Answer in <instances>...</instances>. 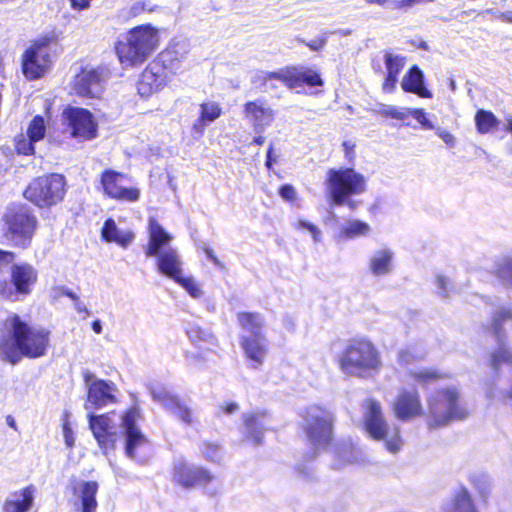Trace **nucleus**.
Returning <instances> with one entry per match:
<instances>
[{
  "mask_svg": "<svg viewBox=\"0 0 512 512\" xmlns=\"http://www.w3.org/2000/svg\"><path fill=\"white\" fill-rule=\"evenodd\" d=\"M5 330L0 341V353L9 363L15 365L22 357L39 358L45 355L49 345L48 330L31 327L18 315L6 319Z\"/></svg>",
  "mask_w": 512,
  "mask_h": 512,
  "instance_id": "nucleus-1",
  "label": "nucleus"
},
{
  "mask_svg": "<svg viewBox=\"0 0 512 512\" xmlns=\"http://www.w3.org/2000/svg\"><path fill=\"white\" fill-rule=\"evenodd\" d=\"M337 363L344 375L361 379L378 375L383 367L379 349L365 338L351 340L342 350Z\"/></svg>",
  "mask_w": 512,
  "mask_h": 512,
  "instance_id": "nucleus-2",
  "label": "nucleus"
},
{
  "mask_svg": "<svg viewBox=\"0 0 512 512\" xmlns=\"http://www.w3.org/2000/svg\"><path fill=\"white\" fill-rule=\"evenodd\" d=\"M159 30L151 24L130 29L115 43V53L125 68L142 65L159 47Z\"/></svg>",
  "mask_w": 512,
  "mask_h": 512,
  "instance_id": "nucleus-3",
  "label": "nucleus"
},
{
  "mask_svg": "<svg viewBox=\"0 0 512 512\" xmlns=\"http://www.w3.org/2000/svg\"><path fill=\"white\" fill-rule=\"evenodd\" d=\"M429 425L438 427L453 420H463L468 411L461 402L460 393L454 386L438 389L427 399Z\"/></svg>",
  "mask_w": 512,
  "mask_h": 512,
  "instance_id": "nucleus-4",
  "label": "nucleus"
},
{
  "mask_svg": "<svg viewBox=\"0 0 512 512\" xmlns=\"http://www.w3.org/2000/svg\"><path fill=\"white\" fill-rule=\"evenodd\" d=\"M301 417L309 443L315 449L326 447L333 436V412L319 405H311L302 412Z\"/></svg>",
  "mask_w": 512,
  "mask_h": 512,
  "instance_id": "nucleus-5",
  "label": "nucleus"
},
{
  "mask_svg": "<svg viewBox=\"0 0 512 512\" xmlns=\"http://www.w3.org/2000/svg\"><path fill=\"white\" fill-rule=\"evenodd\" d=\"M66 193L64 176L51 173L34 179L24 191V197L40 208L61 202Z\"/></svg>",
  "mask_w": 512,
  "mask_h": 512,
  "instance_id": "nucleus-6",
  "label": "nucleus"
},
{
  "mask_svg": "<svg viewBox=\"0 0 512 512\" xmlns=\"http://www.w3.org/2000/svg\"><path fill=\"white\" fill-rule=\"evenodd\" d=\"M3 221L6 238L16 246L27 247L37 223L29 208L21 204L11 205L4 213Z\"/></svg>",
  "mask_w": 512,
  "mask_h": 512,
  "instance_id": "nucleus-7",
  "label": "nucleus"
},
{
  "mask_svg": "<svg viewBox=\"0 0 512 512\" xmlns=\"http://www.w3.org/2000/svg\"><path fill=\"white\" fill-rule=\"evenodd\" d=\"M328 190L334 204L347 203L354 208V203L348 201V198L362 194L366 190V179L352 168L331 169L328 177Z\"/></svg>",
  "mask_w": 512,
  "mask_h": 512,
  "instance_id": "nucleus-8",
  "label": "nucleus"
},
{
  "mask_svg": "<svg viewBox=\"0 0 512 512\" xmlns=\"http://www.w3.org/2000/svg\"><path fill=\"white\" fill-rule=\"evenodd\" d=\"M364 406L365 427L369 435L375 440L384 441L389 452L397 453L402 445L399 428L388 427L379 402L369 399Z\"/></svg>",
  "mask_w": 512,
  "mask_h": 512,
  "instance_id": "nucleus-9",
  "label": "nucleus"
},
{
  "mask_svg": "<svg viewBox=\"0 0 512 512\" xmlns=\"http://www.w3.org/2000/svg\"><path fill=\"white\" fill-rule=\"evenodd\" d=\"M52 41L53 37H41L25 51L22 69L28 79L40 78L50 67V44Z\"/></svg>",
  "mask_w": 512,
  "mask_h": 512,
  "instance_id": "nucleus-10",
  "label": "nucleus"
},
{
  "mask_svg": "<svg viewBox=\"0 0 512 512\" xmlns=\"http://www.w3.org/2000/svg\"><path fill=\"white\" fill-rule=\"evenodd\" d=\"M508 320H512V311L506 308L498 310L492 319L491 331L497 340L498 348L491 354L489 366L495 371L499 369L501 364H512V354L504 345V333L502 330L503 322ZM501 400L512 401V388L501 394Z\"/></svg>",
  "mask_w": 512,
  "mask_h": 512,
  "instance_id": "nucleus-11",
  "label": "nucleus"
},
{
  "mask_svg": "<svg viewBox=\"0 0 512 512\" xmlns=\"http://www.w3.org/2000/svg\"><path fill=\"white\" fill-rule=\"evenodd\" d=\"M63 119L71 137L80 141L96 138L98 124L93 114L87 109L69 107L64 110Z\"/></svg>",
  "mask_w": 512,
  "mask_h": 512,
  "instance_id": "nucleus-12",
  "label": "nucleus"
},
{
  "mask_svg": "<svg viewBox=\"0 0 512 512\" xmlns=\"http://www.w3.org/2000/svg\"><path fill=\"white\" fill-rule=\"evenodd\" d=\"M139 418V409L132 407L122 416L121 426L126 435L125 453L127 457L142 462L144 457L139 455V451L147 448L148 441L137 426Z\"/></svg>",
  "mask_w": 512,
  "mask_h": 512,
  "instance_id": "nucleus-13",
  "label": "nucleus"
},
{
  "mask_svg": "<svg viewBox=\"0 0 512 512\" xmlns=\"http://www.w3.org/2000/svg\"><path fill=\"white\" fill-rule=\"evenodd\" d=\"M11 285L5 284L1 293L8 299L17 300V296H27L31 293L38 277L36 269L27 263L11 267Z\"/></svg>",
  "mask_w": 512,
  "mask_h": 512,
  "instance_id": "nucleus-14",
  "label": "nucleus"
},
{
  "mask_svg": "<svg viewBox=\"0 0 512 512\" xmlns=\"http://www.w3.org/2000/svg\"><path fill=\"white\" fill-rule=\"evenodd\" d=\"M175 477L183 487L201 486L211 496L216 495L221 487L213 475L197 466L181 464L176 468Z\"/></svg>",
  "mask_w": 512,
  "mask_h": 512,
  "instance_id": "nucleus-15",
  "label": "nucleus"
},
{
  "mask_svg": "<svg viewBox=\"0 0 512 512\" xmlns=\"http://www.w3.org/2000/svg\"><path fill=\"white\" fill-rule=\"evenodd\" d=\"M106 79L104 68H84L75 76L73 90L82 97L99 98L104 91Z\"/></svg>",
  "mask_w": 512,
  "mask_h": 512,
  "instance_id": "nucleus-16",
  "label": "nucleus"
},
{
  "mask_svg": "<svg viewBox=\"0 0 512 512\" xmlns=\"http://www.w3.org/2000/svg\"><path fill=\"white\" fill-rule=\"evenodd\" d=\"M127 181V175L114 170H105L101 176V185L108 197L119 201L136 202L140 197V190L126 187Z\"/></svg>",
  "mask_w": 512,
  "mask_h": 512,
  "instance_id": "nucleus-17",
  "label": "nucleus"
},
{
  "mask_svg": "<svg viewBox=\"0 0 512 512\" xmlns=\"http://www.w3.org/2000/svg\"><path fill=\"white\" fill-rule=\"evenodd\" d=\"M395 417L401 421H408L423 414L421 399L415 388H402L392 403Z\"/></svg>",
  "mask_w": 512,
  "mask_h": 512,
  "instance_id": "nucleus-18",
  "label": "nucleus"
},
{
  "mask_svg": "<svg viewBox=\"0 0 512 512\" xmlns=\"http://www.w3.org/2000/svg\"><path fill=\"white\" fill-rule=\"evenodd\" d=\"M153 400L161 404L165 410L185 424L193 423L192 411L188 405L181 401L176 395L170 393L161 386H151L149 388Z\"/></svg>",
  "mask_w": 512,
  "mask_h": 512,
  "instance_id": "nucleus-19",
  "label": "nucleus"
},
{
  "mask_svg": "<svg viewBox=\"0 0 512 512\" xmlns=\"http://www.w3.org/2000/svg\"><path fill=\"white\" fill-rule=\"evenodd\" d=\"M91 376L85 377L88 383V397L85 404L87 410L99 409L110 403L116 402V386L112 382L94 379L90 382Z\"/></svg>",
  "mask_w": 512,
  "mask_h": 512,
  "instance_id": "nucleus-20",
  "label": "nucleus"
},
{
  "mask_svg": "<svg viewBox=\"0 0 512 512\" xmlns=\"http://www.w3.org/2000/svg\"><path fill=\"white\" fill-rule=\"evenodd\" d=\"M89 426L98 442V445L105 454H107L109 450L114 449L117 439L115 431L116 426L115 422L109 415L103 414L95 416L90 414Z\"/></svg>",
  "mask_w": 512,
  "mask_h": 512,
  "instance_id": "nucleus-21",
  "label": "nucleus"
},
{
  "mask_svg": "<svg viewBox=\"0 0 512 512\" xmlns=\"http://www.w3.org/2000/svg\"><path fill=\"white\" fill-rule=\"evenodd\" d=\"M167 84V75L164 67L157 63L148 65L141 73L137 89L142 97H149L158 92Z\"/></svg>",
  "mask_w": 512,
  "mask_h": 512,
  "instance_id": "nucleus-22",
  "label": "nucleus"
},
{
  "mask_svg": "<svg viewBox=\"0 0 512 512\" xmlns=\"http://www.w3.org/2000/svg\"><path fill=\"white\" fill-rule=\"evenodd\" d=\"M244 114L256 134H262L275 119V111L259 100L247 102Z\"/></svg>",
  "mask_w": 512,
  "mask_h": 512,
  "instance_id": "nucleus-23",
  "label": "nucleus"
},
{
  "mask_svg": "<svg viewBox=\"0 0 512 512\" xmlns=\"http://www.w3.org/2000/svg\"><path fill=\"white\" fill-rule=\"evenodd\" d=\"M172 239V235L168 233L156 219L150 218L148 225V244L145 250L146 256L154 257L163 250L171 248L169 245Z\"/></svg>",
  "mask_w": 512,
  "mask_h": 512,
  "instance_id": "nucleus-24",
  "label": "nucleus"
},
{
  "mask_svg": "<svg viewBox=\"0 0 512 512\" xmlns=\"http://www.w3.org/2000/svg\"><path fill=\"white\" fill-rule=\"evenodd\" d=\"M240 345L246 358L252 362L253 368H258L262 365L268 350L265 336H241Z\"/></svg>",
  "mask_w": 512,
  "mask_h": 512,
  "instance_id": "nucleus-25",
  "label": "nucleus"
},
{
  "mask_svg": "<svg viewBox=\"0 0 512 512\" xmlns=\"http://www.w3.org/2000/svg\"><path fill=\"white\" fill-rule=\"evenodd\" d=\"M98 483L96 481H78L73 486V494L80 503L81 512H97L98 502L96 494L98 492Z\"/></svg>",
  "mask_w": 512,
  "mask_h": 512,
  "instance_id": "nucleus-26",
  "label": "nucleus"
},
{
  "mask_svg": "<svg viewBox=\"0 0 512 512\" xmlns=\"http://www.w3.org/2000/svg\"><path fill=\"white\" fill-rule=\"evenodd\" d=\"M157 257V267L161 274L175 280L182 274V260L174 248L163 250Z\"/></svg>",
  "mask_w": 512,
  "mask_h": 512,
  "instance_id": "nucleus-27",
  "label": "nucleus"
},
{
  "mask_svg": "<svg viewBox=\"0 0 512 512\" xmlns=\"http://www.w3.org/2000/svg\"><path fill=\"white\" fill-rule=\"evenodd\" d=\"M102 238L108 243H116L126 249L135 239V234L130 229H121L116 222L109 218L105 221L102 230Z\"/></svg>",
  "mask_w": 512,
  "mask_h": 512,
  "instance_id": "nucleus-28",
  "label": "nucleus"
},
{
  "mask_svg": "<svg viewBox=\"0 0 512 512\" xmlns=\"http://www.w3.org/2000/svg\"><path fill=\"white\" fill-rule=\"evenodd\" d=\"M394 252L390 248L375 250L370 256L368 267L374 276H385L392 272Z\"/></svg>",
  "mask_w": 512,
  "mask_h": 512,
  "instance_id": "nucleus-29",
  "label": "nucleus"
},
{
  "mask_svg": "<svg viewBox=\"0 0 512 512\" xmlns=\"http://www.w3.org/2000/svg\"><path fill=\"white\" fill-rule=\"evenodd\" d=\"M34 492L33 486H27L13 493L4 502V512H28L34 502Z\"/></svg>",
  "mask_w": 512,
  "mask_h": 512,
  "instance_id": "nucleus-30",
  "label": "nucleus"
},
{
  "mask_svg": "<svg viewBox=\"0 0 512 512\" xmlns=\"http://www.w3.org/2000/svg\"><path fill=\"white\" fill-rule=\"evenodd\" d=\"M401 87L404 91L417 94L422 98L432 97V93L424 86V75L416 65L412 66L403 77Z\"/></svg>",
  "mask_w": 512,
  "mask_h": 512,
  "instance_id": "nucleus-31",
  "label": "nucleus"
},
{
  "mask_svg": "<svg viewBox=\"0 0 512 512\" xmlns=\"http://www.w3.org/2000/svg\"><path fill=\"white\" fill-rule=\"evenodd\" d=\"M237 320L240 327L247 332L243 336H265L263 333L265 320L261 314L241 312L238 313Z\"/></svg>",
  "mask_w": 512,
  "mask_h": 512,
  "instance_id": "nucleus-32",
  "label": "nucleus"
},
{
  "mask_svg": "<svg viewBox=\"0 0 512 512\" xmlns=\"http://www.w3.org/2000/svg\"><path fill=\"white\" fill-rule=\"evenodd\" d=\"M443 512H478L473 500L464 487L455 492L452 499L443 507Z\"/></svg>",
  "mask_w": 512,
  "mask_h": 512,
  "instance_id": "nucleus-33",
  "label": "nucleus"
},
{
  "mask_svg": "<svg viewBox=\"0 0 512 512\" xmlns=\"http://www.w3.org/2000/svg\"><path fill=\"white\" fill-rule=\"evenodd\" d=\"M295 67H286L275 72L258 71L255 74V82L267 84L270 80H278L283 82L289 88H295L296 76Z\"/></svg>",
  "mask_w": 512,
  "mask_h": 512,
  "instance_id": "nucleus-34",
  "label": "nucleus"
},
{
  "mask_svg": "<svg viewBox=\"0 0 512 512\" xmlns=\"http://www.w3.org/2000/svg\"><path fill=\"white\" fill-rule=\"evenodd\" d=\"M222 109L216 102H206L200 105V116L193 124V131L202 135L205 127L220 117Z\"/></svg>",
  "mask_w": 512,
  "mask_h": 512,
  "instance_id": "nucleus-35",
  "label": "nucleus"
},
{
  "mask_svg": "<svg viewBox=\"0 0 512 512\" xmlns=\"http://www.w3.org/2000/svg\"><path fill=\"white\" fill-rule=\"evenodd\" d=\"M244 422L248 437L254 444L259 445L263 431L266 429V416L264 414H250L244 416Z\"/></svg>",
  "mask_w": 512,
  "mask_h": 512,
  "instance_id": "nucleus-36",
  "label": "nucleus"
},
{
  "mask_svg": "<svg viewBox=\"0 0 512 512\" xmlns=\"http://www.w3.org/2000/svg\"><path fill=\"white\" fill-rule=\"evenodd\" d=\"M334 455L336 458L335 468L339 469L346 464L358 462L360 460L361 453L352 443L344 442L335 447Z\"/></svg>",
  "mask_w": 512,
  "mask_h": 512,
  "instance_id": "nucleus-37",
  "label": "nucleus"
},
{
  "mask_svg": "<svg viewBox=\"0 0 512 512\" xmlns=\"http://www.w3.org/2000/svg\"><path fill=\"white\" fill-rule=\"evenodd\" d=\"M190 51V43L186 39L174 40L162 53L164 61H182Z\"/></svg>",
  "mask_w": 512,
  "mask_h": 512,
  "instance_id": "nucleus-38",
  "label": "nucleus"
},
{
  "mask_svg": "<svg viewBox=\"0 0 512 512\" xmlns=\"http://www.w3.org/2000/svg\"><path fill=\"white\" fill-rule=\"evenodd\" d=\"M370 225L360 220H349L340 229V237L354 239L367 236L370 233Z\"/></svg>",
  "mask_w": 512,
  "mask_h": 512,
  "instance_id": "nucleus-39",
  "label": "nucleus"
},
{
  "mask_svg": "<svg viewBox=\"0 0 512 512\" xmlns=\"http://www.w3.org/2000/svg\"><path fill=\"white\" fill-rule=\"evenodd\" d=\"M475 123L478 132L486 134L496 128L499 121L492 112L481 109L475 115Z\"/></svg>",
  "mask_w": 512,
  "mask_h": 512,
  "instance_id": "nucleus-40",
  "label": "nucleus"
},
{
  "mask_svg": "<svg viewBox=\"0 0 512 512\" xmlns=\"http://www.w3.org/2000/svg\"><path fill=\"white\" fill-rule=\"evenodd\" d=\"M413 380L422 385L433 383L439 379L447 377V374L439 372L432 368H422L410 372Z\"/></svg>",
  "mask_w": 512,
  "mask_h": 512,
  "instance_id": "nucleus-41",
  "label": "nucleus"
},
{
  "mask_svg": "<svg viewBox=\"0 0 512 512\" xmlns=\"http://www.w3.org/2000/svg\"><path fill=\"white\" fill-rule=\"evenodd\" d=\"M384 62L387 74L398 78V75L406 64V58L401 55L386 52Z\"/></svg>",
  "mask_w": 512,
  "mask_h": 512,
  "instance_id": "nucleus-42",
  "label": "nucleus"
},
{
  "mask_svg": "<svg viewBox=\"0 0 512 512\" xmlns=\"http://www.w3.org/2000/svg\"><path fill=\"white\" fill-rule=\"evenodd\" d=\"M470 482L477 490L479 496L486 500L491 492V480L484 473H473L470 475Z\"/></svg>",
  "mask_w": 512,
  "mask_h": 512,
  "instance_id": "nucleus-43",
  "label": "nucleus"
},
{
  "mask_svg": "<svg viewBox=\"0 0 512 512\" xmlns=\"http://www.w3.org/2000/svg\"><path fill=\"white\" fill-rule=\"evenodd\" d=\"M295 74V88L300 86L302 83H306L310 86H321L323 84L320 75L312 69L299 70L295 68Z\"/></svg>",
  "mask_w": 512,
  "mask_h": 512,
  "instance_id": "nucleus-44",
  "label": "nucleus"
},
{
  "mask_svg": "<svg viewBox=\"0 0 512 512\" xmlns=\"http://www.w3.org/2000/svg\"><path fill=\"white\" fill-rule=\"evenodd\" d=\"M45 133L46 125L44 118L39 115L35 116L29 124L27 136L30 137L31 140L38 142L45 137Z\"/></svg>",
  "mask_w": 512,
  "mask_h": 512,
  "instance_id": "nucleus-45",
  "label": "nucleus"
},
{
  "mask_svg": "<svg viewBox=\"0 0 512 512\" xmlns=\"http://www.w3.org/2000/svg\"><path fill=\"white\" fill-rule=\"evenodd\" d=\"M174 281L181 285L193 298H200L203 295L202 289L191 276L185 277L181 274Z\"/></svg>",
  "mask_w": 512,
  "mask_h": 512,
  "instance_id": "nucleus-46",
  "label": "nucleus"
},
{
  "mask_svg": "<svg viewBox=\"0 0 512 512\" xmlns=\"http://www.w3.org/2000/svg\"><path fill=\"white\" fill-rule=\"evenodd\" d=\"M294 227L297 229V230H305L307 232H309L313 238V241L315 243L317 242H320L321 241V236H322V232L321 230L316 226L314 225L313 223L307 221V220H304V219H299L295 224H294Z\"/></svg>",
  "mask_w": 512,
  "mask_h": 512,
  "instance_id": "nucleus-47",
  "label": "nucleus"
},
{
  "mask_svg": "<svg viewBox=\"0 0 512 512\" xmlns=\"http://www.w3.org/2000/svg\"><path fill=\"white\" fill-rule=\"evenodd\" d=\"M435 284L438 289V294L444 298L450 296L453 292V284L450 279L442 274L435 276Z\"/></svg>",
  "mask_w": 512,
  "mask_h": 512,
  "instance_id": "nucleus-48",
  "label": "nucleus"
},
{
  "mask_svg": "<svg viewBox=\"0 0 512 512\" xmlns=\"http://www.w3.org/2000/svg\"><path fill=\"white\" fill-rule=\"evenodd\" d=\"M34 143L35 141L34 140H31L30 137H25L23 135H21L17 140H16V151L19 153V154H23V155H31L34 153Z\"/></svg>",
  "mask_w": 512,
  "mask_h": 512,
  "instance_id": "nucleus-49",
  "label": "nucleus"
},
{
  "mask_svg": "<svg viewBox=\"0 0 512 512\" xmlns=\"http://www.w3.org/2000/svg\"><path fill=\"white\" fill-rule=\"evenodd\" d=\"M202 453L206 459L213 462L219 461L222 457V450L220 446L213 443H204Z\"/></svg>",
  "mask_w": 512,
  "mask_h": 512,
  "instance_id": "nucleus-50",
  "label": "nucleus"
},
{
  "mask_svg": "<svg viewBox=\"0 0 512 512\" xmlns=\"http://www.w3.org/2000/svg\"><path fill=\"white\" fill-rule=\"evenodd\" d=\"M409 115L416 119L424 129H435L433 123L428 119L427 113L424 109L414 108L409 109Z\"/></svg>",
  "mask_w": 512,
  "mask_h": 512,
  "instance_id": "nucleus-51",
  "label": "nucleus"
},
{
  "mask_svg": "<svg viewBox=\"0 0 512 512\" xmlns=\"http://www.w3.org/2000/svg\"><path fill=\"white\" fill-rule=\"evenodd\" d=\"M418 359V355L412 347H406L398 352V362L404 365L413 363Z\"/></svg>",
  "mask_w": 512,
  "mask_h": 512,
  "instance_id": "nucleus-52",
  "label": "nucleus"
},
{
  "mask_svg": "<svg viewBox=\"0 0 512 512\" xmlns=\"http://www.w3.org/2000/svg\"><path fill=\"white\" fill-rule=\"evenodd\" d=\"M499 277L506 283L512 285V258L505 259L501 264L499 270Z\"/></svg>",
  "mask_w": 512,
  "mask_h": 512,
  "instance_id": "nucleus-53",
  "label": "nucleus"
},
{
  "mask_svg": "<svg viewBox=\"0 0 512 512\" xmlns=\"http://www.w3.org/2000/svg\"><path fill=\"white\" fill-rule=\"evenodd\" d=\"M279 194L284 200L289 202H293L297 199V192L295 188L289 184L281 186Z\"/></svg>",
  "mask_w": 512,
  "mask_h": 512,
  "instance_id": "nucleus-54",
  "label": "nucleus"
},
{
  "mask_svg": "<svg viewBox=\"0 0 512 512\" xmlns=\"http://www.w3.org/2000/svg\"><path fill=\"white\" fill-rule=\"evenodd\" d=\"M385 7L389 10H404L411 7V0H387Z\"/></svg>",
  "mask_w": 512,
  "mask_h": 512,
  "instance_id": "nucleus-55",
  "label": "nucleus"
},
{
  "mask_svg": "<svg viewBox=\"0 0 512 512\" xmlns=\"http://www.w3.org/2000/svg\"><path fill=\"white\" fill-rule=\"evenodd\" d=\"M409 116V108H398L395 106H391L389 108V117L397 119V120H404Z\"/></svg>",
  "mask_w": 512,
  "mask_h": 512,
  "instance_id": "nucleus-56",
  "label": "nucleus"
},
{
  "mask_svg": "<svg viewBox=\"0 0 512 512\" xmlns=\"http://www.w3.org/2000/svg\"><path fill=\"white\" fill-rule=\"evenodd\" d=\"M63 437H64L66 446L69 448L73 447V445L75 443V438H74L73 430L70 427V424L68 422H65L63 424Z\"/></svg>",
  "mask_w": 512,
  "mask_h": 512,
  "instance_id": "nucleus-57",
  "label": "nucleus"
},
{
  "mask_svg": "<svg viewBox=\"0 0 512 512\" xmlns=\"http://www.w3.org/2000/svg\"><path fill=\"white\" fill-rule=\"evenodd\" d=\"M436 134L445 142L449 147H454L456 144L455 137L447 130L442 128L436 129Z\"/></svg>",
  "mask_w": 512,
  "mask_h": 512,
  "instance_id": "nucleus-58",
  "label": "nucleus"
},
{
  "mask_svg": "<svg viewBox=\"0 0 512 512\" xmlns=\"http://www.w3.org/2000/svg\"><path fill=\"white\" fill-rule=\"evenodd\" d=\"M298 41L306 44L313 51H319L325 46L327 39L325 37H320L309 42H305L304 40L300 39Z\"/></svg>",
  "mask_w": 512,
  "mask_h": 512,
  "instance_id": "nucleus-59",
  "label": "nucleus"
},
{
  "mask_svg": "<svg viewBox=\"0 0 512 512\" xmlns=\"http://www.w3.org/2000/svg\"><path fill=\"white\" fill-rule=\"evenodd\" d=\"M92 0H69L70 6L75 11L87 10L91 6Z\"/></svg>",
  "mask_w": 512,
  "mask_h": 512,
  "instance_id": "nucleus-60",
  "label": "nucleus"
},
{
  "mask_svg": "<svg viewBox=\"0 0 512 512\" xmlns=\"http://www.w3.org/2000/svg\"><path fill=\"white\" fill-rule=\"evenodd\" d=\"M397 81H398V78L387 74L386 78L383 82V85H382L383 91L388 92V93L393 92L396 87Z\"/></svg>",
  "mask_w": 512,
  "mask_h": 512,
  "instance_id": "nucleus-61",
  "label": "nucleus"
},
{
  "mask_svg": "<svg viewBox=\"0 0 512 512\" xmlns=\"http://www.w3.org/2000/svg\"><path fill=\"white\" fill-rule=\"evenodd\" d=\"M342 146L344 148L346 158L349 161L353 160L354 156H355V151H354L355 144L352 143L351 141H344Z\"/></svg>",
  "mask_w": 512,
  "mask_h": 512,
  "instance_id": "nucleus-62",
  "label": "nucleus"
},
{
  "mask_svg": "<svg viewBox=\"0 0 512 512\" xmlns=\"http://www.w3.org/2000/svg\"><path fill=\"white\" fill-rule=\"evenodd\" d=\"M204 252H205L206 256L208 257V259H210L215 266H217L221 269L224 268L222 262L217 258L214 251L211 248L206 247L204 249Z\"/></svg>",
  "mask_w": 512,
  "mask_h": 512,
  "instance_id": "nucleus-63",
  "label": "nucleus"
},
{
  "mask_svg": "<svg viewBox=\"0 0 512 512\" xmlns=\"http://www.w3.org/2000/svg\"><path fill=\"white\" fill-rule=\"evenodd\" d=\"M283 326L290 333H293L296 330V323H295L294 319L290 316H285L283 318Z\"/></svg>",
  "mask_w": 512,
  "mask_h": 512,
  "instance_id": "nucleus-64",
  "label": "nucleus"
}]
</instances>
